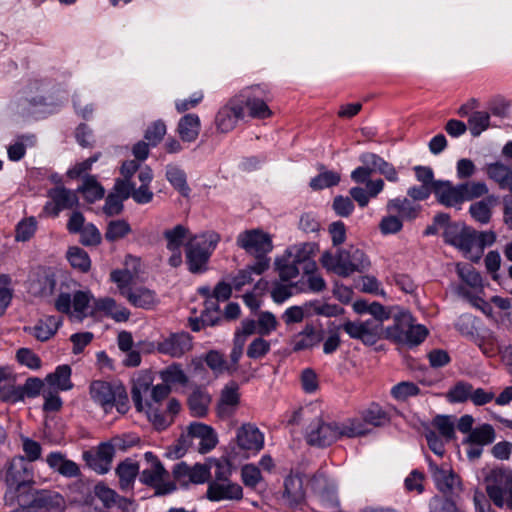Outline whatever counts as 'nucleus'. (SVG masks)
Segmentation results:
<instances>
[{
  "instance_id": "1",
  "label": "nucleus",
  "mask_w": 512,
  "mask_h": 512,
  "mask_svg": "<svg viewBox=\"0 0 512 512\" xmlns=\"http://www.w3.org/2000/svg\"><path fill=\"white\" fill-rule=\"evenodd\" d=\"M365 433L364 426L358 419H347L338 423L325 422L321 418H316L308 425L305 439L310 446L327 447L340 438H354Z\"/></svg>"
},
{
  "instance_id": "2",
  "label": "nucleus",
  "mask_w": 512,
  "mask_h": 512,
  "mask_svg": "<svg viewBox=\"0 0 512 512\" xmlns=\"http://www.w3.org/2000/svg\"><path fill=\"white\" fill-rule=\"evenodd\" d=\"M489 192L483 181H466L453 185L448 180H438L434 184L433 194L437 202L445 207L461 208L466 201H472Z\"/></svg>"
},
{
  "instance_id": "3",
  "label": "nucleus",
  "mask_w": 512,
  "mask_h": 512,
  "mask_svg": "<svg viewBox=\"0 0 512 512\" xmlns=\"http://www.w3.org/2000/svg\"><path fill=\"white\" fill-rule=\"evenodd\" d=\"M220 239V235L214 231L195 235L189 239L185 245V256L190 273L202 274L208 270L209 260Z\"/></svg>"
},
{
  "instance_id": "4",
  "label": "nucleus",
  "mask_w": 512,
  "mask_h": 512,
  "mask_svg": "<svg viewBox=\"0 0 512 512\" xmlns=\"http://www.w3.org/2000/svg\"><path fill=\"white\" fill-rule=\"evenodd\" d=\"M34 467L23 456L12 458L6 467L4 480L7 490L5 501H13L15 497L27 494L35 484Z\"/></svg>"
},
{
  "instance_id": "5",
  "label": "nucleus",
  "mask_w": 512,
  "mask_h": 512,
  "mask_svg": "<svg viewBox=\"0 0 512 512\" xmlns=\"http://www.w3.org/2000/svg\"><path fill=\"white\" fill-rule=\"evenodd\" d=\"M236 245L247 254L255 257L252 264L255 274L261 275L270 266L268 253L273 249L272 239L268 233L260 229H250L241 232L236 238Z\"/></svg>"
},
{
  "instance_id": "6",
  "label": "nucleus",
  "mask_w": 512,
  "mask_h": 512,
  "mask_svg": "<svg viewBox=\"0 0 512 512\" xmlns=\"http://www.w3.org/2000/svg\"><path fill=\"white\" fill-rule=\"evenodd\" d=\"M427 335L428 329L424 325L414 324L413 317L408 312L396 315L393 325L386 329L387 338L409 346L421 344Z\"/></svg>"
},
{
  "instance_id": "7",
  "label": "nucleus",
  "mask_w": 512,
  "mask_h": 512,
  "mask_svg": "<svg viewBox=\"0 0 512 512\" xmlns=\"http://www.w3.org/2000/svg\"><path fill=\"white\" fill-rule=\"evenodd\" d=\"M144 459L150 467L139 472V480L142 484L154 489L153 496H165L177 490L175 482L167 481L169 472L153 452H146Z\"/></svg>"
},
{
  "instance_id": "8",
  "label": "nucleus",
  "mask_w": 512,
  "mask_h": 512,
  "mask_svg": "<svg viewBox=\"0 0 512 512\" xmlns=\"http://www.w3.org/2000/svg\"><path fill=\"white\" fill-rule=\"evenodd\" d=\"M237 98L243 103L244 109H248V115L253 119L264 120L273 115L268 106V102L272 100V94L266 84L244 88Z\"/></svg>"
},
{
  "instance_id": "9",
  "label": "nucleus",
  "mask_w": 512,
  "mask_h": 512,
  "mask_svg": "<svg viewBox=\"0 0 512 512\" xmlns=\"http://www.w3.org/2000/svg\"><path fill=\"white\" fill-rule=\"evenodd\" d=\"M20 501L30 508L31 512H61L65 508V500L56 491L35 489L34 487Z\"/></svg>"
},
{
  "instance_id": "10",
  "label": "nucleus",
  "mask_w": 512,
  "mask_h": 512,
  "mask_svg": "<svg viewBox=\"0 0 512 512\" xmlns=\"http://www.w3.org/2000/svg\"><path fill=\"white\" fill-rule=\"evenodd\" d=\"M49 201L43 206L40 216L56 218L63 210L73 209L79 203L77 194L62 184L47 191Z\"/></svg>"
},
{
  "instance_id": "11",
  "label": "nucleus",
  "mask_w": 512,
  "mask_h": 512,
  "mask_svg": "<svg viewBox=\"0 0 512 512\" xmlns=\"http://www.w3.org/2000/svg\"><path fill=\"white\" fill-rule=\"evenodd\" d=\"M491 478L494 483L486 487L489 498L497 507L507 506L512 509V473L504 470L493 471Z\"/></svg>"
},
{
  "instance_id": "12",
  "label": "nucleus",
  "mask_w": 512,
  "mask_h": 512,
  "mask_svg": "<svg viewBox=\"0 0 512 512\" xmlns=\"http://www.w3.org/2000/svg\"><path fill=\"white\" fill-rule=\"evenodd\" d=\"M172 476L182 488H187L190 484H203L211 477L210 467L206 464L196 463L193 466L181 461L173 466Z\"/></svg>"
},
{
  "instance_id": "13",
  "label": "nucleus",
  "mask_w": 512,
  "mask_h": 512,
  "mask_svg": "<svg viewBox=\"0 0 512 512\" xmlns=\"http://www.w3.org/2000/svg\"><path fill=\"white\" fill-rule=\"evenodd\" d=\"M243 117V103L235 96L218 110L215 116L216 128L220 133H228L236 127L237 122Z\"/></svg>"
},
{
  "instance_id": "14",
  "label": "nucleus",
  "mask_w": 512,
  "mask_h": 512,
  "mask_svg": "<svg viewBox=\"0 0 512 512\" xmlns=\"http://www.w3.org/2000/svg\"><path fill=\"white\" fill-rule=\"evenodd\" d=\"M340 263L338 267L341 270V277H348L354 272L363 273L371 265L364 251L353 246L348 249H340Z\"/></svg>"
},
{
  "instance_id": "15",
  "label": "nucleus",
  "mask_w": 512,
  "mask_h": 512,
  "mask_svg": "<svg viewBox=\"0 0 512 512\" xmlns=\"http://www.w3.org/2000/svg\"><path fill=\"white\" fill-rule=\"evenodd\" d=\"M192 337L188 332L171 333L156 343L159 353L173 358H180L192 349Z\"/></svg>"
},
{
  "instance_id": "16",
  "label": "nucleus",
  "mask_w": 512,
  "mask_h": 512,
  "mask_svg": "<svg viewBox=\"0 0 512 512\" xmlns=\"http://www.w3.org/2000/svg\"><path fill=\"white\" fill-rule=\"evenodd\" d=\"M318 250L316 243L307 242L294 245L286 250L289 257L301 268L303 274L317 271V264L314 259Z\"/></svg>"
},
{
  "instance_id": "17",
  "label": "nucleus",
  "mask_w": 512,
  "mask_h": 512,
  "mask_svg": "<svg viewBox=\"0 0 512 512\" xmlns=\"http://www.w3.org/2000/svg\"><path fill=\"white\" fill-rule=\"evenodd\" d=\"M180 409V402L175 398H171L168 401L166 408L154 407L150 403L149 410L146 412L155 429L162 431L168 428L174 422V417L180 412Z\"/></svg>"
},
{
  "instance_id": "18",
  "label": "nucleus",
  "mask_w": 512,
  "mask_h": 512,
  "mask_svg": "<svg viewBox=\"0 0 512 512\" xmlns=\"http://www.w3.org/2000/svg\"><path fill=\"white\" fill-rule=\"evenodd\" d=\"M240 405L239 385L231 381L221 390L220 398L217 403V416L221 419L231 418Z\"/></svg>"
},
{
  "instance_id": "19",
  "label": "nucleus",
  "mask_w": 512,
  "mask_h": 512,
  "mask_svg": "<svg viewBox=\"0 0 512 512\" xmlns=\"http://www.w3.org/2000/svg\"><path fill=\"white\" fill-rule=\"evenodd\" d=\"M208 487L206 498L212 502L224 500H241L243 498V489L238 483L232 481L217 482L207 481Z\"/></svg>"
},
{
  "instance_id": "20",
  "label": "nucleus",
  "mask_w": 512,
  "mask_h": 512,
  "mask_svg": "<svg viewBox=\"0 0 512 512\" xmlns=\"http://www.w3.org/2000/svg\"><path fill=\"white\" fill-rule=\"evenodd\" d=\"M429 471L437 489L443 494H450L460 485L459 476L447 465L438 466L430 458Z\"/></svg>"
},
{
  "instance_id": "21",
  "label": "nucleus",
  "mask_w": 512,
  "mask_h": 512,
  "mask_svg": "<svg viewBox=\"0 0 512 512\" xmlns=\"http://www.w3.org/2000/svg\"><path fill=\"white\" fill-rule=\"evenodd\" d=\"M237 444L240 449L257 453L264 447V435L253 424H243L237 430Z\"/></svg>"
},
{
  "instance_id": "22",
  "label": "nucleus",
  "mask_w": 512,
  "mask_h": 512,
  "mask_svg": "<svg viewBox=\"0 0 512 512\" xmlns=\"http://www.w3.org/2000/svg\"><path fill=\"white\" fill-rule=\"evenodd\" d=\"M352 339L361 340L366 345H372L376 342L377 332L371 326L370 321L355 322L347 320L341 326Z\"/></svg>"
},
{
  "instance_id": "23",
  "label": "nucleus",
  "mask_w": 512,
  "mask_h": 512,
  "mask_svg": "<svg viewBox=\"0 0 512 512\" xmlns=\"http://www.w3.org/2000/svg\"><path fill=\"white\" fill-rule=\"evenodd\" d=\"M483 197L470 205L469 213L476 222L485 225L491 221L492 210L499 203V197L488 193Z\"/></svg>"
},
{
  "instance_id": "24",
  "label": "nucleus",
  "mask_w": 512,
  "mask_h": 512,
  "mask_svg": "<svg viewBox=\"0 0 512 512\" xmlns=\"http://www.w3.org/2000/svg\"><path fill=\"white\" fill-rule=\"evenodd\" d=\"M188 434L193 438H198L199 450L201 453L211 451L217 444V435L214 429L206 424L193 422L188 427Z\"/></svg>"
},
{
  "instance_id": "25",
  "label": "nucleus",
  "mask_w": 512,
  "mask_h": 512,
  "mask_svg": "<svg viewBox=\"0 0 512 512\" xmlns=\"http://www.w3.org/2000/svg\"><path fill=\"white\" fill-rule=\"evenodd\" d=\"M46 463L48 466L57 471L60 475L67 478H74L81 475L80 468L77 463L66 459L61 452H51L47 455Z\"/></svg>"
},
{
  "instance_id": "26",
  "label": "nucleus",
  "mask_w": 512,
  "mask_h": 512,
  "mask_svg": "<svg viewBox=\"0 0 512 512\" xmlns=\"http://www.w3.org/2000/svg\"><path fill=\"white\" fill-rule=\"evenodd\" d=\"M201 121L197 114L189 113L182 116L177 124V133L183 142H194L200 133Z\"/></svg>"
},
{
  "instance_id": "27",
  "label": "nucleus",
  "mask_w": 512,
  "mask_h": 512,
  "mask_svg": "<svg viewBox=\"0 0 512 512\" xmlns=\"http://www.w3.org/2000/svg\"><path fill=\"white\" fill-rule=\"evenodd\" d=\"M62 321L55 316H47L40 319L35 326L25 327L24 331L33 335L37 340L44 342L49 340L57 332Z\"/></svg>"
},
{
  "instance_id": "28",
  "label": "nucleus",
  "mask_w": 512,
  "mask_h": 512,
  "mask_svg": "<svg viewBox=\"0 0 512 512\" xmlns=\"http://www.w3.org/2000/svg\"><path fill=\"white\" fill-rule=\"evenodd\" d=\"M116 385L102 380H95L90 384L89 390L91 398L99 403L105 411L111 410V401L114 399L113 394Z\"/></svg>"
},
{
  "instance_id": "29",
  "label": "nucleus",
  "mask_w": 512,
  "mask_h": 512,
  "mask_svg": "<svg viewBox=\"0 0 512 512\" xmlns=\"http://www.w3.org/2000/svg\"><path fill=\"white\" fill-rule=\"evenodd\" d=\"M283 497L292 508L302 504L305 493L303 490V481L300 476L290 474L285 478Z\"/></svg>"
},
{
  "instance_id": "30",
  "label": "nucleus",
  "mask_w": 512,
  "mask_h": 512,
  "mask_svg": "<svg viewBox=\"0 0 512 512\" xmlns=\"http://www.w3.org/2000/svg\"><path fill=\"white\" fill-rule=\"evenodd\" d=\"M71 374V367L68 364H62L57 366L54 372L47 374L44 381L57 391H68L73 388Z\"/></svg>"
},
{
  "instance_id": "31",
  "label": "nucleus",
  "mask_w": 512,
  "mask_h": 512,
  "mask_svg": "<svg viewBox=\"0 0 512 512\" xmlns=\"http://www.w3.org/2000/svg\"><path fill=\"white\" fill-rule=\"evenodd\" d=\"M322 340L321 331H317L312 324H306L304 329L294 335L291 344L293 351L299 352L310 349Z\"/></svg>"
},
{
  "instance_id": "32",
  "label": "nucleus",
  "mask_w": 512,
  "mask_h": 512,
  "mask_svg": "<svg viewBox=\"0 0 512 512\" xmlns=\"http://www.w3.org/2000/svg\"><path fill=\"white\" fill-rule=\"evenodd\" d=\"M386 208L389 212H397L402 220H414L418 217L421 206L407 198H394L387 202Z\"/></svg>"
},
{
  "instance_id": "33",
  "label": "nucleus",
  "mask_w": 512,
  "mask_h": 512,
  "mask_svg": "<svg viewBox=\"0 0 512 512\" xmlns=\"http://www.w3.org/2000/svg\"><path fill=\"white\" fill-rule=\"evenodd\" d=\"M123 297L132 306L142 309H151L156 303L155 292L145 287L131 288L128 292H123Z\"/></svg>"
},
{
  "instance_id": "34",
  "label": "nucleus",
  "mask_w": 512,
  "mask_h": 512,
  "mask_svg": "<svg viewBox=\"0 0 512 512\" xmlns=\"http://www.w3.org/2000/svg\"><path fill=\"white\" fill-rule=\"evenodd\" d=\"M119 478V488L127 491L133 487L136 477L139 475V464L131 459L121 462L116 468Z\"/></svg>"
},
{
  "instance_id": "35",
  "label": "nucleus",
  "mask_w": 512,
  "mask_h": 512,
  "mask_svg": "<svg viewBox=\"0 0 512 512\" xmlns=\"http://www.w3.org/2000/svg\"><path fill=\"white\" fill-rule=\"evenodd\" d=\"M486 174L489 179L496 182L500 189H507L512 181V168L502 162L486 165Z\"/></svg>"
},
{
  "instance_id": "36",
  "label": "nucleus",
  "mask_w": 512,
  "mask_h": 512,
  "mask_svg": "<svg viewBox=\"0 0 512 512\" xmlns=\"http://www.w3.org/2000/svg\"><path fill=\"white\" fill-rule=\"evenodd\" d=\"M211 397L200 389L194 390L188 397V407L193 417L203 418L208 413Z\"/></svg>"
},
{
  "instance_id": "37",
  "label": "nucleus",
  "mask_w": 512,
  "mask_h": 512,
  "mask_svg": "<svg viewBox=\"0 0 512 512\" xmlns=\"http://www.w3.org/2000/svg\"><path fill=\"white\" fill-rule=\"evenodd\" d=\"M367 164L373 166L374 172H378L390 182H397L399 180L398 172L393 164L387 162L379 155L372 153L371 156H366Z\"/></svg>"
},
{
  "instance_id": "38",
  "label": "nucleus",
  "mask_w": 512,
  "mask_h": 512,
  "mask_svg": "<svg viewBox=\"0 0 512 512\" xmlns=\"http://www.w3.org/2000/svg\"><path fill=\"white\" fill-rule=\"evenodd\" d=\"M166 179L182 196L187 197L189 195L191 189L187 184L184 170L175 165H168L166 167Z\"/></svg>"
},
{
  "instance_id": "39",
  "label": "nucleus",
  "mask_w": 512,
  "mask_h": 512,
  "mask_svg": "<svg viewBox=\"0 0 512 512\" xmlns=\"http://www.w3.org/2000/svg\"><path fill=\"white\" fill-rule=\"evenodd\" d=\"M132 232L130 224L124 219L111 220L107 223L104 237L106 241L113 243L124 239Z\"/></svg>"
},
{
  "instance_id": "40",
  "label": "nucleus",
  "mask_w": 512,
  "mask_h": 512,
  "mask_svg": "<svg viewBox=\"0 0 512 512\" xmlns=\"http://www.w3.org/2000/svg\"><path fill=\"white\" fill-rule=\"evenodd\" d=\"M275 266L283 282H288L296 278L300 274V271H302L286 252L281 258L276 259Z\"/></svg>"
},
{
  "instance_id": "41",
  "label": "nucleus",
  "mask_w": 512,
  "mask_h": 512,
  "mask_svg": "<svg viewBox=\"0 0 512 512\" xmlns=\"http://www.w3.org/2000/svg\"><path fill=\"white\" fill-rule=\"evenodd\" d=\"M495 439V430L490 424H483L473 429L466 442L478 446L491 444Z\"/></svg>"
},
{
  "instance_id": "42",
  "label": "nucleus",
  "mask_w": 512,
  "mask_h": 512,
  "mask_svg": "<svg viewBox=\"0 0 512 512\" xmlns=\"http://www.w3.org/2000/svg\"><path fill=\"white\" fill-rule=\"evenodd\" d=\"M188 233V229L181 224L176 225L172 229L164 231L163 236L167 241L166 247L168 250H178L184 243Z\"/></svg>"
},
{
  "instance_id": "43",
  "label": "nucleus",
  "mask_w": 512,
  "mask_h": 512,
  "mask_svg": "<svg viewBox=\"0 0 512 512\" xmlns=\"http://www.w3.org/2000/svg\"><path fill=\"white\" fill-rule=\"evenodd\" d=\"M468 125L473 137L480 136L490 126V113L486 111L473 112L468 119Z\"/></svg>"
},
{
  "instance_id": "44",
  "label": "nucleus",
  "mask_w": 512,
  "mask_h": 512,
  "mask_svg": "<svg viewBox=\"0 0 512 512\" xmlns=\"http://www.w3.org/2000/svg\"><path fill=\"white\" fill-rule=\"evenodd\" d=\"M67 259L73 268H76L81 272H87L90 269V257L88 253L82 248H69L67 252Z\"/></svg>"
},
{
  "instance_id": "45",
  "label": "nucleus",
  "mask_w": 512,
  "mask_h": 512,
  "mask_svg": "<svg viewBox=\"0 0 512 512\" xmlns=\"http://www.w3.org/2000/svg\"><path fill=\"white\" fill-rule=\"evenodd\" d=\"M80 191L83 193L84 198L93 203L104 196V188L93 177L89 176L84 180Z\"/></svg>"
},
{
  "instance_id": "46",
  "label": "nucleus",
  "mask_w": 512,
  "mask_h": 512,
  "mask_svg": "<svg viewBox=\"0 0 512 512\" xmlns=\"http://www.w3.org/2000/svg\"><path fill=\"white\" fill-rule=\"evenodd\" d=\"M420 388L413 382L403 381L394 385L391 389V395L398 401H405L409 397L417 396Z\"/></svg>"
},
{
  "instance_id": "47",
  "label": "nucleus",
  "mask_w": 512,
  "mask_h": 512,
  "mask_svg": "<svg viewBox=\"0 0 512 512\" xmlns=\"http://www.w3.org/2000/svg\"><path fill=\"white\" fill-rule=\"evenodd\" d=\"M366 156H371V152L362 153L359 157V161L362 166L357 167L351 173V179L358 184L367 183L370 180V176L374 173L373 166L367 164L365 160Z\"/></svg>"
},
{
  "instance_id": "48",
  "label": "nucleus",
  "mask_w": 512,
  "mask_h": 512,
  "mask_svg": "<svg viewBox=\"0 0 512 512\" xmlns=\"http://www.w3.org/2000/svg\"><path fill=\"white\" fill-rule=\"evenodd\" d=\"M94 494L106 509L115 507V501L119 496L115 490L108 487L104 482H99L95 485Z\"/></svg>"
},
{
  "instance_id": "49",
  "label": "nucleus",
  "mask_w": 512,
  "mask_h": 512,
  "mask_svg": "<svg viewBox=\"0 0 512 512\" xmlns=\"http://www.w3.org/2000/svg\"><path fill=\"white\" fill-rule=\"evenodd\" d=\"M340 182V175L333 171H325L320 173L310 181V187L313 190H321L338 185Z\"/></svg>"
},
{
  "instance_id": "50",
  "label": "nucleus",
  "mask_w": 512,
  "mask_h": 512,
  "mask_svg": "<svg viewBox=\"0 0 512 512\" xmlns=\"http://www.w3.org/2000/svg\"><path fill=\"white\" fill-rule=\"evenodd\" d=\"M166 130L167 128L164 121L160 119L156 120L147 127L144 134V139L154 147L162 141L164 135L166 134Z\"/></svg>"
},
{
  "instance_id": "51",
  "label": "nucleus",
  "mask_w": 512,
  "mask_h": 512,
  "mask_svg": "<svg viewBox=\"0 0 512 512\" xmlns=\"http://www.w3.org/2000/svg\"><path fill=\"white\" fill-rule=\"evenodd\" d=\"M472 390V384L465 381H459L449 390L448 397L451 402L463 403L470 400Z\"/></svg>"
},
{
  "instance_id": "52",
  "label": "nucleus",
  "mask_w": 512,
  "mask_h": 512,
  "mask_svg": "<svg viewBox=\"0 0 512 512\" xmlns=\"http://www.w3.org/2000/svg\"><path fill=\"white\" fill-rule=\"evenodd\" d=\"M476 230L472 227L463 225L462 232L459 234L458 240L454 244L455 247L468 253L475 248Z\"/></svg>"
},
{
  "instance_id": "53",
  "label": "nucleus",
  "mask_w": 512,
  "mask_h": 512,
  "mask_svg": "<svg viewBox=\"0 0 512 512\" xmlns=\"http://www.w3.org/2000/svg\"><path fill=\"white\" fill-rule=\"evenodd\" d=\"M457 273L461 280L472 288H477L482 285L480 273L471 265H457Z\"/></svg>"
},
{
  "instance_id": "54",
  "label": "nucleus",
  "mask_w": 512,
  "mask_h": 512,
  "mask_svg": "<svg viewBox=\"0 0 512 512\" xmlns=\"http://www.w3.org/2000/svg\"><path fill=\"white\" fill-rule=\"evenodd\" d=\"M37 229V221L34 217L26 218L20 221L16 226V240L28 241L35 234Z\"/></svg>"
},
{
  "instance_id": "55",
  "label": "nucleus",
  "mask_w": 512,
  "mask_h": 512,
  "mask_svg": "<svg viewBox=\"0 0 512 512\" xmlns=\"http://www.w3.org/2000/svg\"><path fill=\"white\" fill-rule=\"evenodd\" d=\"M241 479L246 487L255 488L263 478L256 465L246 464L241 469Z\"/></svg>"
},
{
  "instance_id": "56",
  "label": "nucleus",
  "mask_w": 512,
  "mask_h": 512,
  "mask_svg": "<svg viewBox=\"0 0 512 512\" xmlns=\"http://www.w3.org/2000/svg\"><path fill=\"white\" fill-rule=\"evenodd\" d=\"M161 378L167 385L169 383L184 385L188 381L186 374L181 369L180 365L177 364H173L162 371Z\"/></svg>"
},
{
  "instance_id": "57",
  "label": "nucleus",
  "mask_w": 512,
  "mask_h": 512,
  "mask_svg": "<svg viewBox=\"0 0 512 512\" xmlns=\"http://www.w3.org/2000/svg\"><path fill=\"white\" fill-rule=\"evenodd\" d=\"M17 361L30 369L37 370L42 366L41 358L29 348H20L16 353Z\"/></svg>"
},
{
  "instance_id": "58",
  "label": "nucleus",
  "mask_w": 512,
  "mask_h": 512,
  "mask_svg": "<svg viewBox=\"0 0 512 512\" xmlns=\"http://www.w3.org/2000/svg\"><path fill=\"white\" fill-rule=\"evenodd\" d=\"M78 234H80V242L84 246H97L102 240L99 229L92 223L86 224Z\"/></svg>"
},
{
  "instance_id": "59",
  "label": "nucleus",
  "mask_w": 512,
  "mask_h": 512,
  "mask_svg": "<svg viewBox=\"0 0 512 512\" xmlns=\"http://www.w3.org/2000/svg\"><path fill=\"white\" fill-rule=\"evenodd\" d=\"M150 399H147L145 406L149 410V404L151 403L154 407H162V401L168 397L171 392V388L167 384H158L150 388Z\"/></svg>"
},
{
  "instance_id": "60",
  "label": "nucleus",
  "mask_w": 512,
  "mask_h": 512,
  "mask_svg": "<svg viewBox=\"0 0 512 512\" xmlns=\"http://www.w3.org/2000/svg\"><path fill=\"white\" fill-rule=\"evenodd\" d=\"M270 351V342L262 337L255 338L247 348V356L251 359H261Z\"/></svg>"
},
{
  "instance_id": "61",
  "label": "nucleus",
  "mask_w": 512,
  "mask_h": 512,
  "mask_svg": "<svg viewBox=\"0 0 512 512\" xmlns=\"http://www.w3.org/2000/svg\"><path fill=\"white\" fill-rule=\"evenodd\" d=\"M476 317L472 314H462L455 323V328L461 335L473 337L477 330L475 326Z\"/></svg>"
},
{
  "instance_id": "62",
  "label": "nucleus",
  "mask_w": 512,
  "mask_h": 512,
  "mask_svg": "<svg viewBox=\"0 0 512 512\" xmlns=\"http://www.w3.org/2000/svg\"><path fill=\"white\" fill-rule=\"evenodd\" d=\"M402 228V219L395 215L384 216L379 223V230L383 235L396 234Z\"/></svg>"
},
{
  "instance_id": "63",
  "label": "nucleus",
  "mask_w": 512,
  "mask_h": 512,
  "mask_svg": "<svg viewBox=\"0 0 512 512\" xmlns=\"http://www.w3.org/2000/svg\"><path fill=\"white\" fill-rule=\"evenodd\" d=\"M433 425L447 441L452 440L455 437L454 423L450 420L449 416H436L433 420Z\"/></svg>"
},
{
  "instance_id": "64",
  "label": "nucleus",
  "mask_w": 512,
  "mask_h": 512,
  "mask_svg": "<svg viewBox=\"0 0 512 512\" xmlns=\"http://www.w3.org/2000/svg\"><path fill=\"white\" fill-rule=\"evenodd\" d=\"M430 512H463L454 501L447 497L435 496L429 503Z\"/></svg>"
}]
</instances>
